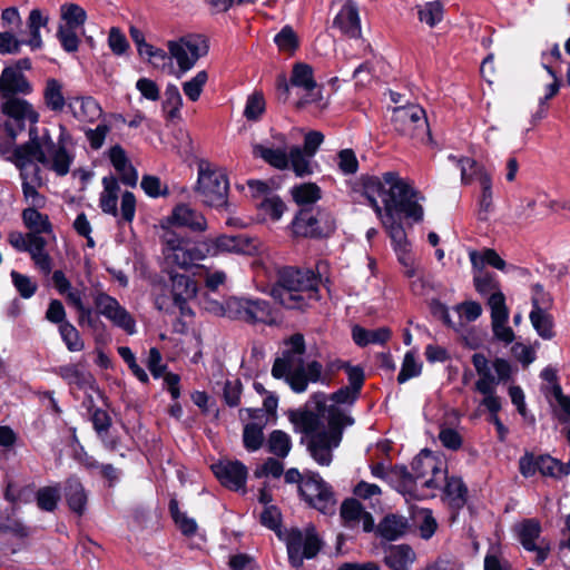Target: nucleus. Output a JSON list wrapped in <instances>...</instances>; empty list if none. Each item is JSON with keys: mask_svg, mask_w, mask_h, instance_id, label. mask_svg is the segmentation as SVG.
<instances>
[{"mask_svg": "<svg viewBox=\"0 0 570 570\" xmlns=\"http://www.w3.org/2000/svg\"><path fill=\"white\" fill-rule=\"evenodd\" d=\"M213 472L220 483L230 490H240L247 480V468L239 461H219L212 465Z\"/></svg>", "mask_w": 570, "mask_h": 570, "instance_id": "22", "label": "nucleus"}, {"mask_svg": "<svg viewBox=\"0 0 570 570\" xmlns=\"http://www.w3.org/2000/svg\"><path fill=\"white\" fill-rule=\"evenodd\" d=\"M392 121L395 129L404 135H417V130L429 134L425 111L417 105L402 106L393 110Z\"/></svg>", "mask_w": 570, "mask_h": 570, "instance_id": "20", "label": "nucleus"}, {"mask_svg": "<svg viewBox=\"0 0 570 570\" xmlns=\"http://www.w3.org/2000/svg\"><path fill=\"white\" fill-rule=\"evenodd\" d=\"M414 561V551L404 544L391 547L385 556V563L392 570H410Z\"/></svg>", "mask_w": 570, "mask_h": 570, "instance_id": "38", "label": "nucleus"}, {"mask_svg": "<svg viewBox=\"0 0 570 570\" xmlns=\"http://www.w3.org/2000/svg\"><path fill=\"white\" fill-rule=\"evenodd\" d=\"M73 116L80 121L94 122L100 118L102 109L91 97L75 98L69 102Z\"/></svg>", "mask_w": 570, "mask_h": 570, "instance_id": "35", "label": "nucleus"}, {"mask_svg": "<svg viewBox=\"0 0 570 570\" xmlns=\"http://www.w3.org/2000/svg\"><path fill=\"white\" fill-rule=\"evenodd\" d=\"M57 141V126L53 129L43 128L41 135H38L37 128H30L29 140L19 145L16 151L9 153V161L14 164L20 170L28 169L33 165V159L42 153L45 147H50Z\"/></svg>", "mask_w": 570, "mask_h": 570, "instance_id": "14", "label": "nucleus"}, {"mask_svg": "<svg viewBox=\"0 0 570 570\" xmlns=\"http://www.w3.org/2000/svg\"><path fill=\"white\" fill-rule=\"evenodd\" d=\"M407 528V521L403 517L395 514L386 515L379 524V534L389 541H394L401 538Z\"/></svg>", "mask_w": 570, "mask_h": 570, "instance_id": "40", "label": "nucleus"}, {"mask_svg": "<svg viewBox=\"0 0 570 570\" xmlns=\"http://www.w3.org/2000/svg\"><path fill=\"white\" fill-rule=\"evenodd\" d=\"M358 394L353 389L345 386L332 394L331 401L335 404L328 405L324 394H315L313 401L316 412L307 406L289 412L288 419L295 432L309 438L307 449L320 465L331 464L332 451L340 445L343 429L354 423V420L337 405L353 404Z\"/></svg>", "mask_w": 570, "mask_h": 570, "instance_id": "4", "label": "nucleus"}, {"mask_svg": "<svg viewBox=\"0 0 570 570\" xmlns=\"http://www.w3.org/2000/svg\"><path fill=\"white\" fill-rule=\"evenodd\" d=\"M36 499L41 510L51 512L60 500V488L58 485L41 488L38 490Z\"/></svg>", "mask_w": 570, "mask_h": 570, "instance_id": "56", "label": "nucleus"}, {"mask_svg": "<svg viewBox=\"0 0 570 570\" xmlns=\"http://www.w3.org/2000/svg\"><path fill=\"white\" fill-rule=\"evenodd\" d=\"M228 188L229 183L223 169L208 161L198 164L195 191L205 205L212 207L226 205Z\"/></svg>", "mask_w": 570, "mask_h": 570, "instance_id": "7", "label": "nucleus"}, {"mask_svg": "<svg viewBox=\"0 0 570 570\" xmlns=\"http://www.w3.org/2000/svg\"><path fill=\"white\" fill-rule=\"evenodd\" d=\"M24 126L16 122L11 118L0 124V154L9 161V153L16 151L19 146L16 145L17 136L24 130Z\"/></svg>", "mask_w": 570, "mask_h": 570, "instance_id": "34", "label": "nucleus"}, {"mask_svg": "<svg viewBox=\"0 0 570 570\" xmlns=\"http://www.w3.org/2000/svg\"><path fill=\"white\" fill-rule=\"evenodd\" d=\"M333 26L351 38H358L361 22L356 6L348 0L334 18Z\"/></svg>", "mask_w": 570, "mask_h": 570, "instance_id": "29", "label": "nucleus"}, {"mask_svg": "<svg viewBox=\"0 0 570 570\" xmlns=\"http://www.w3.org/2000/svg\"><path fill=\"white\" fill-rule=\"evenodd\" d=\"M261 212L272 220L276 222L283 216L286 206L283 200L275 195L262 199L258 204Z\"/></svg>", "mask_w": 570, "mask_h": 570, "instance_id": "61", "label": "nucleus"}, {"mask_svg": "<svg viewBox=\"0 0 570 570\" xmlns=\"http://www.w3.org/2000/svg\"><path fill=\"white\" fill-rule=\"evenodd\" d=\"M71 136L62 124L57 125V141L45 147L33 159L52 170L57 176H66L73 163V155L68 149Z\"/></svg>", "mask_w": 570, "mask_h": 570, "instance_id": "10", "label": "nucleus"}, {"mask_svg": "<svg viewBox=\"0 0 570 570\" xmlns=\"http://www.w3.org/2000/svg\"><path fill=\"white\" fill-rule=\"evenodd\" d=\"M449 159L455 161L458 164V166L460 167L461 180L463 184L471 183V175L468 173L466 165H469V167L471 169H473V168L475 169V171L479 175V184L481 186V197H480V202H479L480 215H482V214L487 215L491 210L492 205H493V203H492V181H491V176L489 175V173H487L482 166L478 165V163L471 158L456 159L455 156L450 155ZM482 218H485V216H483Z\"/></svg>", "mask_w": 570, "mask_h": 570, "instance_id": "19", "label": "nucleus"}, {"mask_svg": "<svg viewBox=\"0 0 570 570\" xmlns=\"http://www.w3.org/2000/svg\"><path fill=\"white\" fill-rule=\"evenodd\" d=\"M59 333L70 352H80L85 348L78 330L70 322L59 325Z\"/></svg>", "mask_w": 570, "mask_h": 570, "instance_id": "57", "label": "nucleus"}, {"mask_svg": "<svg viewBox=\"0 0 570 570\" xmlns=\"http://www.w3.org/2000/svg\"><path fill=\"white\" fill-rule=\"evenodd\" d=\"M363 190L392 240L403 274L407 278L417 276L420 266L411 253V243L399 215L421 222L424 216L421 203L425 198L394 171L364 178Z\"/></svg>", "mask_w": 570, "mask_h": 570, "instance_id": "1", "label": "nucleus"}, {"mask_svg": "<svg viewBox=\"0 0 570 570\" xmlns=\"http://www.w3.org/2000/svg\"><path fill=\"white\" fill-rule=\"evenodd\" d=\"M104 190L100 194L99 205L104 213L117 216L118 194L120 190L118 180L114 176L102 178Z\"/></svg>", "mask_w": 570, "mask_h": 570, "instance_id": "37", "label": "nucleus"}, {"mask_svg": "<svg viewBox=\"0 0 570 570\" xmlns=\"http://www.w3.org/2000/svg\"><path fill=\"white\" fill-rule=\"evenodd\" d=\"M45 106L53 111L61 112L67 104L65 97V86L56 78H48L42 90Z\"/></svg>", "mask_w": 570, "mask_h": 570, "instance_id": "33", "label": "nucleus"}, {"mask_svg": "<svg viewBox=\"0 0 570 570\" xmlns=\"http://www.w3.org/2000/svg\"><path fill=\"white\" fill-rule=\"evenodd\" d=\"M363 190L392 240L403 274L407 278L417 276L420 266L411 253V243L399 215L421 222L424 216L421 203L425 198L394 171L364 178Z\"/></svg>", "mask_w": 570, "mask_h": 570, "instance_id": "2", "label": "nucleus"}, {"mask_svg": "<svg viewBox=\"0 0 570 570\" xmlns=\"http://www.w3.org/2000/svg\"><path fill=\"white\" fill-rule=\"evenodd\" d=\"M318 278L311 271L284 267L271 295L286 308H303L318 298Z\"/></svg>", "mask_w": 570, "mask_h": 570, "instance_id": "5", "label": "nucleus"}, {"mask_svg": "<svg viewBox=\"0 0 570 570\" xmlns=\"http://www.w3.org/2000/svg\"><path fill=\"white\" fill-rule=\"evenodd\" d=\"M473 283L478 293L481 295H491L493 292H499V282L495 276L485 269L472 268Z\"/></svg>", "mask_w": 570, "mask_h": 570, "instance_id": "49", "label": "nucleus"}, {"mask_svg": "<svg viewBox=\"0 0 570 570\" xmlns=\"http://www.w3.org/2000/svg\"><path fill=\"white\" fill-rule=\"evenodd\" d=\"M229 318L247 323H264L273 325L277 323V316L268 302L259 298L229 297Z\"/></svg>", "mask_w": 570, "mask_h": 570, "instance_id": "12", "label": "nucleus"}, {"mask_svg": "<svg viewBox=\"0 0 570 570\" xmlns=\"http://www.w3.org/2000/svg\"><path fill=\"white\" fill-rule=\"evenodd\" d=\"M168 53L170 58L176 60L179 75L189 71L197 60L205 56L208 50L206 41L195 35H188L179 39L169 40L167 42Z\"/></svg>", "mask_w": 570, "mask_h": 570, "instance_id": "13", "label": "nucleus"}, {"mask_svg": "<svg viewBox=\"0 0 570 570\" xmlns=\"http://www.w3.org/2000/svg\"><path fill=\"white\" fill-rule=\"evenodd\" d=\"M354 342L360 346L368 344H384L391 337V331L387 327L375 330H365L361 326H354L352 330Z\"/></svg>", "mask_w": 570, "mask_h": 570, "instance_id": "41", "label": "nucleus"}, {"mask_svg": "<svg viewBox=\"0 0 570 570\" xmlns=\"http://www.w3.org/2000/svg\"><path fill=\"white\" fill-rule=\"evenodd\" d=\"M443 4L440 1L426 2L419 8L417 14L421 22L430 28L435 27L443 19Z\"/></svg>", "mask_w": 570, "mask_h": 570, "instance_id": "54", "label": "nucleus"}, {"mask_svg": "<svg viewBox=\"0 0 570 570\" xmlns=\"http://www.w3.org/2000/svg\"><path fill=\"white\" fill-rule=\"evenodd\" d=\"M411 465L412 474L406 472V475L415 481L421 480L428 489H439L446 480L444 462L430 450H422Z\"/></svg>", "mask_w": 570, "mask_h": 570, "instance_id": "15", "label": "nucleus"}, {"mask_svg": "<svg viewBox=\"0 0 570 570\" xmlns=\"http://www.w3.org/2000/svg\"><path fill=\"white\" fill-rule=\"evenodd\" d=\"M97 312L106 317L114 326L124 330L127 334L136 333V322L131 314L112 296L102 291L92 294Z\"/></svg>", "mask_w": 570, "mask_h": 570, "instance_id": "17", "label": "nucleus"}, {"mask_svg": "<svg viewBox=\"0 0 570 570\" xmlns=\"http://www.w3.org/2000/svg\"><path fill=\"white\" fill-rule=\"evenodd\" d=\"M469 257L472 268L484 269L485 265H490L499 271H503L505 268V262L494 249L491 248H487L482 252L470 250Z\"/></svg>", "mask_w": 570, "mask_h": 570, "instance_id": "45", "label": "nucleus"}, {"mask_svg": "<svg viewBox=\"0 0 570 570\" xmlns=\"http://www.w3.org/2000/svg\"><path fill=\"white\" fill-rule=\"evenodd\" d=\"M288 165L291 164L294 173L299 176H307L313 173L312 170V158L314 156H308L302 148L293 147L288 151Z\"/></svg>", "mask_w": 570, "mask_h": 570, "instance_id": "46", "label": "nucleus"}, {"mask_svg": "<svg viewBox=\"0 0 570 570\" xmlns=\"http://www.w3.org/2000/svg\"><path fill=\"white\" fill-rule=\"evenodd\" d=\"M302 497L322 513L330 514L335 511L336 500L331 487L318 475H312L299 485Z\"/></svg>", "mask_w": 570, "mask_h": 570, "instance_id": "18", "label": "nucleus"}, {"mask_svg": "<svg viewBox=\"0 0 570 570\" xmlns=\"http://www.w3.org/2000/svg\"><path fill=\"white\" fill-rule=\"evenodd\" d=\"M171 294L174 304L177 305L181 311L184 305L196 297L197 284L196 282L183 274H176L171 276Z\"/></svg>", "mask_w": 570, "mask_h": 570, "instance_id": "32", "label": "nucleus"}, {"mask_svg": "<svg viewBox=\"0 0 570 570\" xmlns=\"http://www.w3.org/2000/svg\"><path fill=\"white\" fill-rule=\"evenodd\" d=\"M318 216L320 217L314 216L308 210H301L292 223L293 234L302 237H320L333 232L334 222L326 219L325 226L322 227L321 223L326 215L320 213Z\"/></svg>", "mask_w": 570, "mask_h": 570, "instance_id": "21", "label": "nucleus"}, {"mask_svg": "<svg viewBox=\"0 0 570 570\" xmlns=\"http://www.w3.org/2000/svg\"><path fill=\"white\" fill-rule=\"evenodd\" d=\"M541 532L540 522L535 519L523 521L519 525V538L524 549L537 550L535 540Z\"/></svg>", "mask_w": 570, "mask_h": 570, "instance_id": "47", "label": "nucleus"}, {"mask_svg": "<svg viewBox=\"0 0 570 570\" xmlns=\"http://www.w3.org/2000/svg\"><path fill=\"white\" fill-rule=\"evenodd\" d=\"M303 356L304 354L298 353H283L272 367V375L275 379H285L296 393L306 391L308 383L317 382L322 374V365L318 362L305 364Z\"/></svg>", "mask_w": 570, "mask_h": 570, "instance_id": "6", "label": "nucleus"}, {"mask_svg": "<svg viewBox=\"0 0 570 570\" xmlns=\"http://www.w3.org/2000/svg\"><path fill=\"white\" fill-rule=\"evenodd\" d=\"M243 440L248 451L258 450L264 441L263 428L255 423L247 424L244 428Z\"/></svg>", "mask_w": 570, "mask_h": 570, "instance_id": "63", "label": "nucleus"}, {"mask_svg": "<svg viewBox=\"0 0 570 570\" xmlns=\"http://www.w3.org/2000/svg\"><path fill=\"white\" fill-rule=\"evenodd\" d=\"M66 498L68 505L73 512L78 514L83 513L87 503V495L83 487L77 479L71 478L67 481Z\"/></svg>", "mask_w": 570, "mask_h": 570, "instance_id": "44", "label": "nucleus"}, {"mask_svg": "<svg viewBox=\"0 0 570 570\" xmlns=\"http://www.w3.org/2000/svg\"><path fill=\"white\" fill-rule=\"evenodd\" d=\"M22 218L24 225L30 229L29 233L37 235L48 234L55 238L52 235V226L47 215L39 213L36 208H26L22 212Z\"/></svg>", "mask_w": 570, "mask_h": 570, "instance_id": "43", "label": "nucleus"}, {"mask_svg": "<svg viewBox=\"0 0 570 570\" xmlns=\"http://www.w3.org/2000/svg\"><path fill=\"white\" fill-rule=\"evenodd\" d=\"M61 18L66 21L67 27L77 28L85 23L86 11L75 3H66L61 6Z\"/></svg>", "mask_w": 570, "mask_h": 570, "instance_id": "62", "label": "nucleus"}, {"mask_svg": "<svg viewBox=\"0 0 570 570\" xmlns=\"http://www.w3.org/2000/svg\"><path fill=\"white\" fill-rule=\"evenodd\" d=\"M278 538L286 543L288 560L295 568H299L304 559L314 558L322 548V541L312 524L303 530L292 528L285 532H278Z\"/></svg>", "mask_w": 570, "mask_h": 570, "instance_id": "8", "label": "nucleus"}, {"mask_svg": "<svg viewBox=\"0 0 570 570\" xmlns=\"http://www.w3.org/2000/svg\"><path fill=\"white\" fill-rule=\"evenodd\" d=\"M29 238L30 240L27 253L30 254L36 267L45 275H49L52 271V259L46 252V238L35 233H29Z\"/></svg>", "mask_w": 570, "mask_h": 570, "instance_id": "31", "label": "nucleus"}, {"mask_svg": "<svg viewBox=\"0 0 570 570\" xmlns=\"http://www.w3.org/2000/svg\"><path fill=\"white\" fill-rule=\"evenodd\" d=\"M206 239L199 242H190L167 234L165 236L164 254L168 262L181 267L190 268L209 256Z\"/></svg>", "mask_w": 570, "mask_h": 570, "instance_id": "9", "label": "nucleus"}, {"mask_svg": "<svg viewBox=\"0 0 570 570\" xmlns=\"http://www.w3.org/2000/svg\"><path fill=\"white\" fill-rule=\"evenodd\" d=\"M539 472L542 475L561 478L569 474L570 465L564 464L549 455L539 456Z\"/></svg>", "mask_w": 570, "mask_h": 570, "instance_id": "53", "label": "nucleus"}, {"mask_svg": "<svg viewBox=\"0 0 570 570\" xmlns=\"http://www.w3.org/2000/svg\"><path fill=\"white\" fill-rule=\"evenodd\" d=\"M421 370L422 364L416 360L415 354L413 352H407L397 375V382L403 384L410 379L419 376L421 374Z\"/></svg>", "mask_w": 570, "mask_h": 570, "instance_id": "60", "label": "nucleus"}, {"mask_svg": "<svg viewBox=\"0 0 570 570\" xmlns=\"http://www.w3.org/2000/svg\"><path fill=\"white\" fill-rule=\"evenodd\" d=\"M56 373L70 386L83 390L94 383L92 375L85 371L80 364H67L59 366Z\"/></svg>", "mask_w": 570, "mask_h": 570, "instance_id": "36", "label": "nucleus"}, {"mask_svg": "<svg viewBox=\"0 0 570 570\" xmlns=\"http://www.w3.org/2000/svg\"><path fill=\"white\" fill-rule=\"evenodd\" d=\"M341 517L350 528L362 525L365 532L374 529V519L372 514L364 510L362 504L354 500H346L341 507Z\"/></svg>", "mask_w": 570, "mask_h": 570, "instance_id": "27", "label": "nucleus"}, {"mask_svg": "<svg viewBox=\"0 0 570 570\" xmlns=\"http://www.w3.org/2000/svg\"><path fill=\"white\" fill-rule=\"evenodd\" d=\"M488 305L491 309V320L509 318V311L505 305V296L501 291L493 292L491 295H489Z\"/></svg>", "mask_w": 570, "mask_h": 570, "instance_id": "64", "label": "nucleus"}, {"mask_svg": "<svg viewBox=\"0 0 570 570\" xmlns=\"http://www.w3.org/2000/svg\"><path fill=\"white\" fill-rule=\"evenodd\" d=\"M169 510L176 525L186 535H193L197 531V523L194 519L189 518L185 512H181L178 508V502L171 500L169 503Z\"/></svg>", "mask_w": 570, "mask_h": 570, "instance_id": "55", "label": "nucleus"}, {"mask_svg": "<svg viewBox=\"0 0 570 570\" xmlns=\"http://www.w3.org/2000/svg\"><path fill=\"white\" fill-rule=\"evenodd\" d=\"M33 87L19 68L6 67L0 76V92L3 98H16L17 95H30Z\"/></svg>", "mask_w": 570, "mask_h": 570, "instance_id": "23", "label": "nucleus"}, {"mask_svg": "<svg viewBox=\"0 0 570 570\" xmlns=\"http://www.w3.org/2000/svg\"><path fill=\"white\" fill-rule=\"evenodd\" d=\"M291 86L301 91V98L297 101L298 107L311 106L318 111L326 108L327 100L322 94V88L315 81L314 70L309 65L304 62L294 65Z\"/></svg>", "mask_w": 570, "mask_h": 570, "instance_id": "11", "label": "nucleus"}, {"mask_svg": "<svg viewBox=\"0 0 570 570\" xmlns=\"http://www.w3.org/2000/svg\"><path fill=\"white\" fill-rule=\"evenodd\" d=\"M208 80V73L205 70L198 71L195 77L183 83V91L191 101H197Z\"/></svg>", "mask_w": 570, "mask_h": 570, "instance_id": "59", "label": "nucleus"}, {"mask_svg": "<svg viewBox=\"0 0 570 570\" xmlns=\"http://www.w3.org/2000/svg\"><path fill=\"white\" fill-rule=\"evenodd\" d=\"M48 20V17L45 16L41 10L32 9L30 11L27 21L30 38L26 41V43L30 46L32 50H37L42 47L40 29L47 26Z\"/></svg>", "mask_w": 570, "mask_h": 570, "instance_id": "42", "label": "nucleus"}, {"mask_svg": "<svg viewBox=\"0 0 570 570\" xmlns=\"http://www.w3.org/2000/svg\"><path fill=\"white\" fill-rule=\"evenodd\" d=\"M444 493H445V497H446L449 503L453 508L459 509L464 505L465 497H466V488L463 484L461 479H459V478L448 479L445 489H444Z\"/></svg>", "mask_w": 570, "mask_h": 570, "instance_id": "51", "label": "nucleus"}, {"mask_svg": "<svg viewBox=\"0 0 570 570\" xmlns=\"http://www.w3.org/2000/svg\"><path fill=\"white\" fill-rule=\"evenodd\" d=\"M274 42L279 51L288 55H293L299 46V39L291 26L283 27L274 37Z\"/></svg>", "mask_w": 570, "mask_h": 570, "instance_id": "52", "label": "nucleus"}, {"mask_svg": "<svg viewBox=\"0 0 570 570\" xmlns=\"http://www.w3.org/2000/svg\"><path fill=\"white\" fill-rule=\"evenodd\" d=\"M541 376L549 383H552L546 393L549 402L553 406H558L566 415L570 416V399L562 394L561 387L558 384L553 383L556 379L554 371L546 368L542 371Z\"/></svg>", "mask_w": 570, "mask_h": 570, "instance_id": "39", "label": "nucleus"}, {"mask_svg": "<svg viewBox=\"0 0 570 570\" xmlns=\"http://www.w3.org/2000/svg\"><path fill=\"white\" fill-rule=\"evenodd\" d=\"M210 257L222 254L244 253L247 248V242L240 236L220 235L217 237L205 238Z\"/></svg>", "mask_w": 570, "mask_h": 570, "instance_id": "30", "label": "nucleus"}, {"mask_svg": "<svg viewBox=\"0 0 570 570\" xmlns=\"http://www.w3.org/2000/svg\"><path fill=\"white\" fill-rule=\"evenodd\" d=\"M472 363L479 375L475 390L481 394L494 392L499 382L510 376V365L502 358H497L491 365L483 354L475 353L472 356Z\"/></svg>", "mask_w": 570, "mask_h": 570, "instance_id": "16", "label": "nucleus"}, {"mask_svg": "<svg viewBox=\"0 0 570 570\" xmlns=\"http://www.w3.org/2000/svg\"><path fill=\"white\" fill-rule=\"evenodd\" d=\"M363 190L392 240L403 274L407 278L417 276L420 266L411 253V243L399 215L421 222L424 216L421 203L425 198L394 171L364 178Z\"/></svg>", "mask_w": 570, "mask_h": 570, "instance_id": "3", "label": "nucleus"}, {"mask_svg": "<svg viewBox=\"0 0 570 570\" xmlns=\"http://www.w3.org/2000/svg\"><path fill=\"white\" fill-rule=\"evenodd\" d=\"M1 112L6 118H11L24 127L27 121L36 125L40 117L39 112L29 101L20 98L6 99L1 106Z\"/></svg>", "mask_w": 570, "mask_h": 570, "instance_id": "25", "label": "nucleus"}, {"mask_svg": "<svg viewBox=\"0 0 570 570\" xmlns=\"http://www.w3.org/2000/svg\"><path fill=\"white\" fill-rule=\"evenodd\" d=\"M167 219L170 225L187 227L195 232L207 229V222L204 215L186 204L177 205Z\"/></svg>", "mask_w": 570, "mask_h": 570, "instance_id": "26", "label": "nucleus"}, {"mask_svg": "<svg viewBox=\"0 0 570 570\" xmlns=\"http://www.w3.org/2000/svg\"><path fill=\"white\" fill-rule=\"evenodd\" d=\"M108 155L114 168L120 175L121 181L128 186H136L138 173L129 161L125 149L120 145H115L109 149Z\"/></svg>", "mask_w": 570, "mask_h": 570, "instance_id": "28", "label": "nucleus"}, {"mask_svg": "<svg viewBox=\"0 0 570 570\" xmlns=\"http://www.w3.org/2000/svg\"><path fill=\"white\" fill-rule=\"evenodd\" d=\"M291 194L298 205H309L321 198V189L314 183L296 185L291 189Z\"/></svg>", "mask_w": 570, "mask_h": 570, "instance_id": "50", "label": "nucleus"}, {"mask_svg": "<svg viewBox=\"0 0 570 570\" xmlns=\"http://www.w3.org/2000/svg\"><path fill=\"white\" fill-rule=\"evenodd\" d=\"M530 321L537 333L546 340L553 336L552 320L543 309L531 311Z\"/></svg>", "mask_w": 570, "mask_h": 570, "instance_id": "58", "label": "nucleus"}, {"mask_svg": "<svg viewBox=\"0 0 570 570\" xmlns=\"http://www.w3.org/2000/svg\"><path fill=\"white\" fill-rule=\"evenodd\" d=\"M273 138L276 140V145L255 144L253 146V154L278 169L287 168L288 151L286 138L283 134H276Z\"/></svg>", "mask_w": 570, "mask_h": 570, "instance_id": "24", "label": "nucleus"}, {"mask_svg": "<svg viewBox=\"0 0 570 570\" xmlns=\"http://www.w3.org/2000/svg\"><path fill=\"white\" fill-rule=\"evenodd\" d=\"M267 448L274 455L286 458L292 449V439L284 431L275 430L268 436Z\"/></svg>", "mask_w": 570, "mask_h": 570, "instance_id": "48", "label": "nucleus"}]
</instances>
